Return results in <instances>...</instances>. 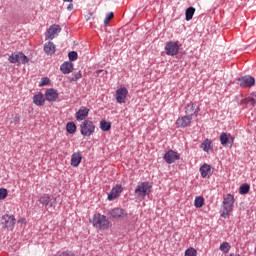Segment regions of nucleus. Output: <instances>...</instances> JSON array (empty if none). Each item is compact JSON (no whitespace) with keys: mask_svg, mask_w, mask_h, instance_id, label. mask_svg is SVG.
I'll return each instance as SVG.
<instances>
[{"mask_svg":"<svg viewBox=\"0 0 256 256\" xmlns=\"http://www.w3.org/2000/svg\"><path fill=\"white\" fill-rule=\"evenodd\" d=\"M193 121V117L191 116H181L176 120V126L180 129H185V127H189L191 122Z\"/></svg>","mask_w":256,"mask_h":256,"instance_id":"9d476101","label":"nucleus"},{"mask_svg":"<svg viewBox=\"0 0 256 256\" xmlns=\"http://www.w3.org/2000/svg\"><path fill=\"white\" fill-rule=\"evenodd\" d=\"M66 131L70 135H73V133H75V131H77V125H75V122H68L66 125Z\"/></svg>","mask_w":256,"mask_h":256,"instance_id":"a878e982","label":"nucleus"},{"mask_svg":"<svg viewBox=\"0 0 256 256\" xmlns=\"http://www.w3.org/2000/svg\"><path fill=\"white\" fill-rule=\"evenodd\" d=\"M7 198V189L1 188L0 189V200L6 199Z\"/></svg>","mask_w":256,"mask_h":256,"instance_id":"c9c22d12","label":"nucleus"},{"mask_svg":"<svg viewBox=\"0 0 256 256\" xmlns=\"http://www.w3.org/2000/svg\"><path fill=\"white\" fill-rule=\"evenodd\" d=\"M164 160L166 161V163L171 165V163H175L176 161H179V153L173 150H169L168 152L165 153Z\"/></svg>","mask_w":256,"mask_h":256,"instance_id":"f8f14e48","label":"nucleus"},{"mask_svg":"<svg viewBox=\"0 0 256 256\" xmlns=\"http://www.w3.org/2000/svg\"><path fill=\"white\" fill-rule=\"evenodd\" d=\"M185 113H186V116L193 117V115H195V104L193 103L187 104L185 108Z\"/></svg>","mask_w":256,"mask_h":256,"instance_id":"393cba45","label":"nucleus"},{"mask_svg":"<svg viewBox=\"0 0 256 256\" xmlns=\"http://www.w3.org/2000/svg\"><path fill=\"white\" fill-rule=\"evenodd\" d=\"M203 205H205V198L201 197V196H197L194 200V206L197 209H201V207H203Z\"/></svg>","mask_w":256,"mask_h":256,"instance_id":"bb28decb","label":"nucleus"},{"mask_svg":"<svg viewBox=\"0 0 256 256\" xmlns=\"http://www.w3.org/2000/svg\"><path fill=\"white\" fill-rule=\"evenodd\" d=\"M51 80H49V78H42L40 83H39V87H45V85H50Z\"/></svg>","mask_w":256,"mask_h":256,"instance_id":"f704fd0d","label":"nucleus"},{"mask_svg":"<svg viewBox=\"0 0 256 256\" xmlns=\"http://www.w3.org/2000/svg\"><path fill=\"white\" fill-rule=\"evenodd\" d=\"M61 33V26L54 24L50 26V28L46 32V39L53 40L55 37H57Z\"/></svg>","mask_w":256,"mask_h":256,"instance_id":"1a4fd4ad","label":"nucleus"},{"mask_svg":"<svg viewBox=\"0 0 256 256\" xmlns=\"http://www.w3.org/2000/svg\"><path fill=\"white\" fill-rule=\"evenodd\" d=\"M92 225L95 229L99 231H107L113 227V223L107 218V216L102 214H94L92 218Z\"/></svg>","mask_w":256,"mask_h":256,"instance_id":"f257e3e1","label":"nucleus"},{"mask_svg":"<svg viewBox=\"0 0 256 256\" xmlns=\"http://www.w3.org/2000/svg\"><path fill=\"white\" fill-rule=\"evenodd\" d=\"M235 142V137L232 136L231 134H228V143H230L232 145V143Z\"/></svg>","mask_w":256,"mask_h":256,"instance_id":"4c0bfd02","label":"nucleus"},{"mask_svg":"<svg viewBox=\"0 0 256 256\" xmlns=\"http://www.w3.org/2000/svg\"><path fill=\"white\" fill-rule=\"evenodd\" d=\"M201 111V108L197 107L194 109V115L195 117H198L199 116V112Z\"/></svg>","mask_w":256,"mask_h":256,"instance_id":"58836bf2","label":"nucleus"},{"mask_svg":"<svg viewBox=\"0 0 256 256\" xmlns=\"http://www.w3.org/2000/svg\"><path fill=\"white\" fill-rule=\"evenodd\" d=\"M240 87H253L255 85V78L252 76H243L238 79Z\"/></svg>","mask_w":256,"mask_h":256,"instance_id":"9b49d317","label":"nucleus"},{"mask_svg":"<svg viewBox=\"0 0 256 256\" xmlns=\"http://www.w3.org/2000/svg\"><path fill=\"white\" fill-rule=\"evenodd\" d=\"M229 249H231V245H229L228 242H222L220 244V251H222V253H229Z\"/></svg>","mask_w":256,"mask_h":256,"instance_id":"2f4dec72","label":"nucleus"},{"mask_svg":"<svg viewBox=\"0 0 256 256\" xmlns=\"http://www.w3.org/2000/svg\"><path fill=\"white\" fill-rule=\"evenodd\" d=\"M79 55L77 54V52L75 51H71L68 53V58H69V61H77Z\"/></svg>","mask_w":256,"mask_h":256,"instance_id":"473e14b6","label":"nucleus"},{"mask_svg":"<svg viewBox=\"0 0 256 256\" xmlns=\"http://www.w3.org/2000/svg\"><path fill=\"white\" fill-rule=\"evenodd\" d=\"M81 161H83V154L81 152H75L71 156V166L77 167L78 165H81Z\"/></svg>","mask_w":256,"mask_h":256,"instance_id":"f3484780","label":"nucleus"},{"mask_svg":"<svg viewBox=\"0 0 256 256\" xmlns=\"http://www.w3.org/2000/svg\"><path fill=\"white\" fill-rule=\"evenodd\" d=\"M80 133L83 135V137H91V135L95 133V124L93 121L84 120L80 124Z\"/></svg>","mask_w":256,"mask_h":256,"instance_id":"7ed1b4c3","label":"nucleus"},{"mask_svg":"<svg viewBox=\"0 0 256 256\" xmlns=\"http://www.w3.org/2000/svg\"><path fill=\"white\" fill-rule=\"evenodd\" d=\"M201 149L205 151V153H209V151H213V141L210 139H206L201 144Z\"/></svg>","mask_w":256,"mask_h":256,"instance_id":"4be33fe9","label":"nucleus"},{"mask_svg":"<svg viewBox=\"0 0 256 256\" xmlns=\"http://www.w3.org/2000/svg\"><path fill=\"white\" fill-rule=\"evenodd\" d=\"M8 61L10 63H20L21 65H27L29 63V57L23 54V52H16L9 56Z\"/></svg>","mask_w":256,"mask_h":256,"instance_id":"39448f33","label":"nucleus"},{"mask_svg":"<svg viewBox=\"0 0 256 256\" xmlns=\"http://www.w3.org/2000/svg\"><path fill=\"white\" fill-rule=\"evenodd\" d=\"M68 11H72L73 10V3H70L67 7Z\"/></svg>","mask_w":256,"mask_h":256,"instance_id":"a19ab883","label":"nucleus"},{"mask_svg":"<svg viewBox=\"0 0 256 256\" xmlns=\"http://www.w3.org/2000/svg\"><path fill=\"white\" fill-rule=\"evenodd\" d=\"M33 103L37 107H43L45 105V96L42 93H38L33 96Z\"/></svg>","mask_w":256,"mask_h":256,"instance_id":"aec40b11","label":"nucleus"},{"mask_svg":"<svg viewBox=\"0 0 256 256\" xmlns=\"http://www.w3.org/2000/svg\"><path fill=\"white\" fill-rule=\"evenodd\" d=\"M65 3H73V0H63Z\"/></svg>","mask_w":256,"mask_h":256,"instance_id":"37998d69","label":"nucleus"},{"mask_svg":"<svg viewBox=\"0 0 256 256\" xmlns=\"http://www.w3.org/2000/svg\"><path fill=\"white\" fill-rule=\"evenodd\" d=\"M151 193V184L149 182H141L135 188V195L137 197H147Z\"/></svg>","mask_w":256,"mask_h":256,"instance_id":"20e7f679","label":"nucleus"},{"mask_svg":"<svg viewBox=\"0 0 256 256\" xmlns=\"http://www.w3.org/2000/svg\"><path fill=\"white\" fill-rule=\"evenodd\" d=\"M200 173L203 178L209 179L213 175V170H211V166L209 164H204L200 167Z\"/></svg>","mask_w":256,"mask_h":256,"instance_id":"6ab92c4d","label":"nucleus"},{"mask_svg":"<svg viewBox=\"0 0 256 256\" xmlns=\"http://www.w3.org/2000/svg\"><path fill=\"white\" fill-rule=\"evenodd\" d=\"M56 48L53 42H48L44 44V52L46 55H53L55 54Z\"/></svg>","mask_w":256,"mask_h":256,"instance_id":"5701e85b","label":"nucleus"},{"mask_svg":"<svg viewBox=\"0 0 256 256\" xmlns=\"http://www.w3.org/2000/svg\"><path fill=\"white\" fill-rule=\"evenodd\" d=\"M193 15H195V8L193 7L187 8L185 11L186 21H191V19H193Z\"/></svg>","mask_w":256,"mask_h":256,"instance_id":"cd10ccee","label":"nucleus"},{"mask_svg":"<svg viewBox=\"0 0 256 256\" xmlns=\"http://www.w3.org/2000/svg\"><path fill=\"white\" fill-rule=\"evenodd\" d=\"M249 189H251L249 184H242L239 190L240 195H247L249 193Z\"/></svg>","mask_w":256,"mask_h":256,"instance_id":"7c9ffc66","label":"nucleus"},{"mask_svg":"<svg viewBox=\"0 0 256 256\" xmlns=\"http://www.w3.org/2000/svg\"><path fill=\"white\" fill-rule=\"evenodd\" d=\"M234 205L235 196H233L232 194H227L222 202V206L220 209V217H222L223 219H227L231 211H233Z\"/></svg>","mask_w":256,"mask_h":256,"instance_id":"f03ea898","label":"nucleus"},{"mask_svg":"<svg viewBox=\"0 0 256 256\" xmlns=\"http://www.w3.org/2000/svg\"><path fill=\"white\" fill-rule=\"evenodd\" d=\"M39 203H41V205H44V207H53V203H51V197H49V195L47 194H44L40 197Z\"/></svg>","mask_w":256,"mask_h":256,"instance_id":"b1692460","label":"nucleus"},{"mask_svg":"<svg viewBox=\"0 0 256 256\" xmlns=\"http://www.w3.org/2000/svg\"><path fill=\"white\" fill-rule=\"evenodd\" d=\"M74 77L77 80V79H81V77H83V75L81 74V72H77L74 74Z\"/></svg>","mask_w":256,"mask_h":256,"instance_id":"ea45409f","label":"nucleus"},{"mask_svg":"<svg viewBox=\"0 0 256 256\" xmlns=\"http://www.w3.org/2000/svg\"><path fill=\"white\" fill-rule=\"evenodd\" d=\"M121 193H123V187H121V185H116L108 194V201H115V199L119 198Z\"/></svg>","mask_w":256,"mask_h":256,"instance_id":"dca6fc26","label":"nucleus"},{"mask_svg":"<svg viewBox=\"0 0 256 256\" xmlns=\"http://www.w3.org/2000/svg\"><path fill=\"white\" fill-rule=\"evenodd\" d=\"M113 17H114L113 12H110V13L107 15V17L104 19L105 25H107V24L109 23V21H111V20L113 19Z\"/></svg>","mask_w":256,"mask_h":256,"instance_id":"e433bc0d","label":"nucleus"},{"mask_svg":"<svg viewBox=\"0 0 256 256\" xmlns=\"http://www.w3.org/2000/svg\"><path fill=\"white\" fill-rule=\"evenodd\" d=\"M18 223H25V218H20V219H18Z\"/></svg>","mask_w":256,"mask_h":256,"instance_id":"79ce46f5","label":"nucleus"},{"mask_svg":"<svg viewBox=\"0 0 256 256\" xmlns=\"http://www.w3.org/2000/svg\"><path fill=\"white\" fill-rule=\"evenodd\" d=\"M15 223H17V220L14 215L4 214L2 216V225H4L6 229H9V231L15 229Z\"/></svg>","mask_w":256,"mask_h":256,"instance_id":"0eeeda50","label":"nucleus"},{"mask_svg":"<svg viewBox=\"0 0 256 256\" xmlns=\"http://www.w3.org/2000/svg\"><path fill=\"white\" fill-rule=\"evenodd\" d=\"M242 105H251L255 106L256 105V94H250L248 97L244 98L241 101Z\"/></svg>","mask_w":256,"mask_h":256,"instance_id":"412c9836","label":"nucleus"},{"mask_svg":"<svg viewBox=\"0 0 256 256\" xmlns=\"http://www.w3.org/2000/svg\"><path fill=\"white\" fill-rule=\"evenodd\" d=\"M165 53L170 57H175L179 53V42H168L165 46Z\"/></svg>","mask_w":256,"mask_h":256,"instance_id":"6e6552de","label":"nucleus"},{"mask_svg":"<svg viewBox=\"0 0 256 256\" xmlns=\"http://www.w3.org/2000/svg\"><path fill=\"white\" fill-rule=\"evenodd\" d=\"M100 129H101L102 131H109V130L111 129V122L102 120V121L100 122Z\"/></svg>","mask_w":256,"mask_h":256,"instance_id":"c85d7f7f","label":"nucleus"},{"mask_svg":"<svg viewBox=\"0 0 256 256\" xmlns=\"http://www.w3.org/2000/svg\"><path fill=\"white\" fill-rule=\"evenodd\" d=\"M108 216L110 217V219H113L114 221H119L127 217V211L123 210L122 208H113L109 210Z\"/></svg>","mask_w":256,"mask_h":256,"instance_id":"423d86ee","label":"nucleus"},{"mask_svg":"<svg viewBox=\"0 0 256 256\" xmlns=\"http://www.w3.org/2000/svg\"><path fill=\"white\" fill-rule=\"evenodd\" d=\"M89 111H90L89 108L85 106L80 107L75 114L76 121H85V119L89 117Z\"/></svg>","mask_w":256,"mask_h":256,"instance_id":"ddd939ff","label":"nucleus"},{"mask_svg":"<svg viewBox=\"0 0 256 256\" xmlns=\"http://www.w3.org/2000/svg\"><path fill=\"white\" fill-rule=\"evenodd\" d=\"M129 91L125 87H121L116 90V101L117 103H125V99H127Z\"/></svg>","mask_w":256,"mask_h":256,"instance_id":"4468645a","label":"nucleus"},{"mask_svg":"<svg viewBox=\"0 0 256 256\" xmlns=\"http://www.w3.org/2000/svg\"><path fill=\"white\" fill-rule=\"evenodd\" d=\"M220 143L221 145H227V143H229V134L222 132L220 135Z\"/></svg>","mask_w":256,"mask_h":256,"instance_id":"c756f323","label":"nucleus"},{"mask_svg":"<svg viewBox=\"0 0 256 256\" xmlns=\"http://www.w3.org/2000/svg\"><path fill=\"white\" fill-rule=\"evenodd\" d=\"M185 256H197V250L195 248H189L185 251Z\"/></svg>","mask_w":256,"mask_h":256,"instance_id":"72a5a7b5","label":"nucleus"},{"mask_svg":"<svg viewBox=\"0 0 256 256\" xmlns=\"http://www.w3.org/2000/svg\"><path fill=\"white\" fill-rule=\"evenodd\" d=\"M46 101H49L50 103H55L57 99H59V93L57 90L50 88L47 89L45 92Z\"/></svg>","mask_w":256,"mask_h":256,"instance_id":"2eb2a0df","label":"nucleus"},{"mask_svg":"<svg viewBox=\"0 0 256 256\" xmlns=\"http://www.w3.org/2000/svg\"><path fill=\"white\" fill-rule=\"evenodd\" d=\"M73 64L71 63V61H66L64 62L61 66H60V71L64 74V75H69V73H73Z\"/></svg>","mask_w":256,"mask_h":256,"instance_id":"a211bd4d","label":"nucleus"},{"mask_svg":"<svg viewBox=\"0 0 256 256\" xmlns=\"http://www.w3.org/2000/svg\"><path fill=\"white\" fill-rule=\"evenodd\" d=\"M16 117H18V119H19V116L16 115Z\"/></svg>","mask_w":256,"mask_h":256,"instance_id":"c03bdc74","label":"nucleus"}]
</instances>
